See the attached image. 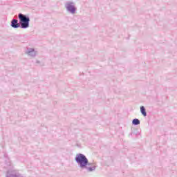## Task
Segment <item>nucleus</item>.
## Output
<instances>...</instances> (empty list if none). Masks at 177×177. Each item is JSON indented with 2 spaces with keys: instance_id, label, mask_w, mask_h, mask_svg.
<instances>
[{
  "instance_id": "f257e3e1",
  "label": "nucleus",
  "mask_w": 177,
  "mask_h": 177,
  "mask_svg": "<svg viewBox=\"0 0 177 177\" xmlns=\"http://www.w3.org/2000/svg\"><path fill=\"white\" fill-rule=\"evenodd\" d=\"M75 160L82 169H86L87 172H93V171H96V166L92 165V163L89 162V160H88V158L85 155L77 153Z\"/></svg>"
},
{
  "instance_id": "f03ea898",
  "label": "nucleus",
  "mask_w": 177,
  "mask_h": 177,
  "mask_svg": "<svg viewBox=\"0 0 177 177\" xmlns=\"http://www.w3.org/2000/svg\"><path fill=\"white\" fill-rule=\"evenodd\" d=\"M21 28H28L30 27V17L22 13L18 15Z\"/></svg>"
},
{
  "instance_id": "7ed1b4c3",
  "label": "nucleus",
  "mask_w": 177,
  "mask_h": 177,
  "mask_svg": "<svg viewBox=\"0 0 177 177\" xmlns=\"http://www.w3.org/2000/svg\"><path fill=\"white\" fill-rule=\"evenodd\" d=\"M65 8L69 13L71 15H75L77 12V8L75 7V3L73 1H66L65 3Z\"/></svg>"
},
{
  "instance_id": "20e7f679",
  "label": "nucleus",
  "mask_w": 177,
  "mask_h": 177,
  "mask_svg": "<svg viewBox=\"0 0 177 177\" xmlns=\"http://www.w3.org/2000/svg\"><path fill=\"white\" fill-rule=\"evenodd\" d=\"M26 53L30 57H35L37 56V50L34 48H27Z\"/></svg>"
},
{
  "instance_id": "39448f33",
  "label": "nucleus",
  "mask_w": 177,
  "mask_h": 177,
  "mask_svg": "<svg viewBox=\"0 0 177 177\" xmlns=\"http://www.w3.org/2000/svg\"><path fill=\"white\" fill-rule=\"evenodd\" d=\"M11 27H12V28H19L21 27L20 22L19 23V20L13 19L11 21Z\"/></svg>"
},
{
  "instance_id": "423d86ee",
  "label": "nucleus",
  "mask_w": 177,
  "mask_h": 177,
  "mask_svg": "<svg viewBox=\"0 0 177 177\" xmlns=\"http://www.w3.org/2000/svg\"><path fill=\"white\" fill-rule=\"evenodd\" d=\"M132 124L133 125H139V124H140V120L138 118H135L133 120Z\"/></svg>"
},
{
  "instance_id": "0eeeda50",
  "label": "nucleus",
  "mask_w": 177,
  "mask_h": 177,
  "mask_svg": "<svg viewBox=\"0 0 177 177\" xmlns=\"http://www.w3.org/2000/svg\"><path fill=\"white\" fill-rule=\"evenodd\" d=\"M141 113L142 114V115H144V117H146L147 115V112L146 111H141Z\"/></svg>"
},
{
  "instance_id": "6e6552de",
  "label": "nucleus",
  "mask_w": 177,
  "mask_h": 177,
  "mask_svg": "<svg viewBox=\"0 0 177 177\" xmlns=\"http://www.w3.org/2000/svg\"><path fill=\"white\" fill-rule=\"evenodd\" d=\"M140 111H146V109L143 106H140Z\"/></svg>"
}]
</instances>
